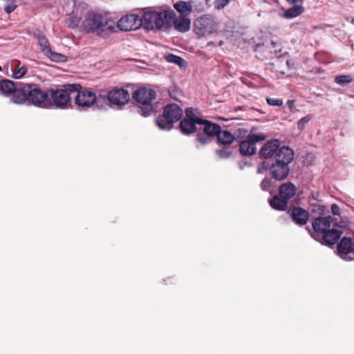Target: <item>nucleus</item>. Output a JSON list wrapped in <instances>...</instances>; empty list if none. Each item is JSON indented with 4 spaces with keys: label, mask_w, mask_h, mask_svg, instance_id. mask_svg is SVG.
Masks as SVG:
<instances>
[{
    "label": "nucleus",
    "mask_w": 354,
    "mask_h": 354,
    "mask_svg": "<svg viewBox=\"0 0 354 354\" xmlns=\"http://www.w3.org/2000/svg\"><path fill=\"white\" fill-rule=\"evenodd\" d=\"M48 94L35 84H24L19 87L12 102L17 104L28 103L39 107H44L48 100Z\"/></svg>",
    "instance_id": "1"
},
{
    "label": "nucleus",
    "mask_w": 354,
    "mask_h": 354,
    "mask_svg": "<svg viewBox=\"0 0 354 354\" xmlns=\"http://www.w3.org/2000/svg\"><path fill=\"white\" fill-rule=\"evenodd\" d=\"M82 26L88 33H95L104 36L107 32L115 31V24L113 21L107 20L101 14L88 12L82 21Z\"/></svg>",
    "instance_id": "2"
},
{
    "label": "nucleus",
    "mask_w": 354,
    "mask_h": 354,
    "mask_svg": "<svg viewBox=\"0 0 354 354\" xmlns=\"http://www.w3.org/2000/svg\"><path fill=\"white\" fill-rule=\"evenodd\" d=\"M293 158L294 152L291 149H282L281 153L278 155V159H276L268 168L272 178L279 181L285 180L289 174V164L292 162Z\"/></svg>",
    "instance_id": "3"
},
{
    "label": "nucleus",
    "mask_w": 354,
    "mask_h": 354,
    "mask_svg": "<svg viewBox=\"0 0 354 354\" xmlns=\"http://www.w3.org/2000/svg\"><path fill=\"white\" fill-rule=\"evenodd\" d=\"M182 115L183 111L178 105L168 104L165 106L162 115L156 119V124L162 130H170L173 124L181 118Z\"/></svg>",
    "instance_id": "4"
},
{
    "label": "nucleus",
    "mask_w": 354,
    "mask_h": 354,
    "mask_svg": "<svg viewBox=\"0 0 354 354\" xmlns=\"http://www.w3.org/2000/svg\"><path fill=\"white\" fill-rule=\"evenodd\" d=\"M156 93L154 90L141 87L135 91L133 97L139 104H142L143 107L140 109L141 115L146 117L150 115L153 112L151 102L155 100Z\"/></svg>",
    "instance_id": "5"
},
{
    "label": "nucleus",
    "mask_w": 354,
    "mask_h": 354,
    "mask_svg": "<svg viewBox=\"0 0 354 354\" xmlns=\"http://www.w3.org/2000/svg\"><path fill=\"white\" fill-rule=\"evenodd\" d=\"M80 88L79 84H68L64 88L50 90V97L53 104L57 108H66L70 101L71 95Z\"/></svg>",
    "instance_id": "6"
},
{
    "label": "nucleus",
    "mask_w": 354,
    "mask_h": 354,
    "mask_svg": "<svg viewBox=\"0 0 354 354\" xmlns=\"http://www.w3.org/2000/svg\"><path fill=\"white\" fill-rule=\"evenodd\" d=\"M165 19L166 25L173 27L179 32H187L191 28L192 21L189 17L177 16L172 10L165 11Z\"/></svg>",
    "instance_id": "7"
},
{
    "label": "nucleus",
    "mask_w": 354,
    "mask_h": 354,
    "mask_svg": "<svg viewBox=\"0 0 354 354\" xmlns=\"http://www.w3.org/2000/svg\"><path fill=\"white\" fill-rule=\"evenodd\" d=\"M194 31L199 37H205L215 32L217 23L214 17L210 15H204L196 19L194 23Z\"/></svg>",
    "instance_id": "8"
},
{
    "label": "nucleus",
    "mask_w": 354,
    "mask_h": 354,
    "mask_svg": "<svg viewBox=\"0 0 354 354\" xmlns=\"http://www.w3.org/2000/svg\"><path fill=\"white\" fill-rule=\"evenodd\" d=\"M142 26L147 30H160L165 24V12L148 10L141 17Z\"/></svg>",
    "instance_id": "9"
},
{
    "label": "nucleus",
    "mask_w": 354,
    "mask_h": 354,
    "mask_svg": "<svg viewBox=\"0 0 354 354\" xmlns=\"http://www.w3.org/2000/svg\"><path fill=\"white\" fill-rule=\"evenodd\" d=\"M75 103L80 109H87L93 106L97 101L95 93L90 90L77 91Z\"/></svg>",
    "instance_id": "10"
},
{
    "label": "nucleus",
    "mask_w": 354,
    "mask_h": 354,
    "mask_svg": "<svg viewBox=\"0 0 354 354\" xmlns=\"http://www.w3.org/2000/svg\"><path fill=\"white\" fill-rule=\"evenodd\" d=\"M333 222L334 218L330 216L316 218L312 223L314 230V232L311 233L312 237L318 240L323 234L330 229Z\"/></svg>",
    "instance_id": "11"
},
{
    "label": "nucleus",
    "mask_w": 354,
    "mask_h": 354,
    "mask_svg": "<svg viewBox=\"0 0 354 354\" xmlns=\"http://www.w3.org/2000/svg\"><path fill=\"white\" fill-rule=\"evenodd\" d=\"M117 25L122 31L137 30L142 26L141 17L136 14L126 15L120 18Z\"/></svg>",
    "instance_id": "12"
},
{
    "label": "nucleus",
    "mask_w": 354,
    "mask_h": 354,
    "mask_svg": "<svg viewBox=\"0 0 354 354\" xmlns=\"http://www.w3.org/2000/svg\"><path fill=\"white\" fill-rule=\"evenodd\" d=\"M266 139L263 135H250L245 140L242 141L239 145V150L244 156H251L257 151L256 142Z\"/></svg>",
    "instance_id": "13"
},
{
    "label": "nucleus",
    "mask_w": 354,
    "mask_h": 354,
    "mask_svg": "<svg viewBox=\"0 0 354 354\" xmlns=\"http://www.w3.org/2000/svg\"><path fill=\"white\" fill-rule=\"evenodd\" d=\"M283 149H290L288 147H280V142L278 140H271L268 141L261 149L260 155L266 158H274L278 159V155Z\"/></svg>",
    "instance_id": "14"
},
{
    "label": "nucleus",
    "mask_w": 354,
    "mask_h": 354,
    "mask_svg": "<svg viewBox=\"0 0 354 354\" xmlns=\"http://www.w3.org/2000/svg\"><path fill=\"white\" fill-rule=\"evenodd\" d=\"M108 100L113 105L121 106L129 100V94L123 88H114L109 92Z\"/></svg>",
    "instance_id": "15"
},
{
    "label": "nucleus",
    "mask_w": 354,
    "mask_h": 354,
    "mask_svg": "<svg viewBox=\"0 0 354 354\" xmlns=\"http://www.w3.org/2000/svg\"><path fill=\"white\" fill-rule=\"evenodd\" d=\"M333 227L335 226L333 225ZM342 233V230L333 227L332 229H329L324 234H323L317 241H319L326 245H333L335 244L339 239Z\"/></svg>",
    "instance_id": "16"
},
{
    "label": "nucleus",
    "mask_w": 354,
    "mask_h": 354,
    "mask_svg": "<svg viewBox=\"0 0 354 354\" xmlns=\"http://www.w3.org/2000/svg\"><path fill=\"white\" fill-rule=\"evenodd\" d=\"M353 239L351 238L344 237L337 245V252L339 256L346 261H351V258L347 257L348 254L351 253Z\"/></svg>",
    "instance_id": "17"
},
{
    "label": "nucleus",
    "mask_w": 354,
    "mask_h": 354,
    "mask_svg": "<svg viewBox=\"0 0 354 354\" xmlns=\"http://www.w3.org/2000/svg\"><path fill=\"white\" fill-rule=\"evenodd\" d=\"M291 217L296 224L304 225L307 223L309 214L306 210L301 207H294L291 212Z\"/></svg>",
    "instance_id": "18"
},
{
    "label": "nucleus",
    "mask_w": 354,
    "mask_h": 354,
    "mask_svg": "<svg viewBox=\"0 0 354 354\" xmlns=\"http://www.w3.org/2000/svg\"><path fill=\"white\" fill-rule=\"evenodd\" d=\"M297 188L295 185L290 182L283 183L279 189V194L281 198L287 201L292 198L296 194Z\"/></svg>",
    "instance_id": "19"
},
{
    "label": "nucleus",
    "mask_w": 354,
    "mask_h": 354,
    "mask_svg": "<svg viewBox=\"0 0 354 354\" xmlns=\"http://www.w3.org/2000/svg\"><path fill=\"white\" fill-rule=\"evenodd\" d=\"M174 8L179 13V15L189 17L193 7L190 2L179 1L174 4Z\"/></svg>",
    "instance_id": "20"
},
{
    "label": "nucleus",
    "mask_w": 354,
    "mask_h": 354,
    "mask_svg": "<svg viewBox=\"0 0 354 354\" xmlns=\"http://www.w3.org/2000/svg\"><path fill=\"white\" fill-rule=\"evenodd\" d=\"M14 82L9 80H2L0 81V90L3 93L11 94L10 101L12 102V97L15 95L16 91L18 90Z\"/></svg>",
    "instance_id": "21"
},
{
    "label": "nucleus",
    "mask_w": 354,
    "mask_h": 354,
    "mask_svg": "<svg viewBox=\"0 0 354 354\" xmlns=\"http://www.w3.org/2000/svg\"><path fill=\"white\" fill-rule=\"evenodd\" d=\"M199 125H203V132L211 137L216 136L219 133L220 126L217 124L212 123L206 120H203Z\"/></svg>",
    "instance_id": "22"
},
{
    "label": "nucleus",
    "mask_w": 354,
    "mask_h": 354,
    "mask_svg": "<svg viewBox=\"0 0 354 354\" xmlns=\"http://www.w3.org/2000/svg\"><path fill=\"white\" fill-rule=\"evenodd\" d=\"M196 124L198 122L185 118L180 122V129L183 133L189 135L196 131Z\"/></svg>",
    "instance_id": "23"
},
{
    "label": "nucleus",
    "mask_w": 354,
    "mask_h": 354,
    "mask_svg": "<svg viewBox=\"0 0 354 354\" xmlns=\"http://www.w3.org/2000/svg\"><path fill=\"white\" fill-rule=\"evenodd\" d=\"M270 205L274 209L283 211L288 207V201L279 195L274 196L269 200Z\"/></svg>",
    "instance_id": "24"
},
{
    "label": "nucleus",
    "mask_w": 354,
    "mask_h": 354,
    "mask_svg": "<svg viewBox=\"0 0 354 354\" xmlns=\"http://www.w3.org/2000/svg\"><path fill=\"white\" fill-rule=\"evenodd\" d=\"M218 142L225 145H229L234 140V136L229 131H221L220 128L219 133L216 135Z\"/></svg>",
    "instance_id": "25"
},
{
    "label": "nucleus",
    "mask_w": 354,
    "mask_h": 354,
    "mask_svg": "<svg viewBox=\"0 0 354 354\" xmlns=\"http://www.w3.org/2000/svg\"><path fill=\"white\" fill-rule=\"evenodd\" d=\"M304 12V7L301 5H295L288 8L281 17L285 19H292L301 15Z\"/></svg>",
    "instance_id": "26"
},
{
    "label": "nucleus",
    "mask_w": 354,
    "mask_h": 354,
    "mask_svg": "<svg viewBox=\"0 0 354 354\" xmlns=\"http://www.w3.org/2000/svg\"><path fill=\"white\" fill-rule=\"evenodd\" d=\"M199 114L200 113L197 109L187 108L185 110L186 119L195 121V122H198V124L201 123L203 120L199 118Z\"/></svg>",
    "instance_id": "27"
},
{
    "label": "nucleus",
    "mask_w": 354,
    "mask_h": 354,
    "mask_svg": "<svg viewBox=\"0 0 354 354\" xmlns=\"http://www.w3.org/2000/svg\"><path fill=\"white\" fill-rule=\"evenodd\" d=\"M39 44L41 47V51L44 55H49L51 53V49L48 41L44 36L39 37Z\"/></svg>",
    "instance_id": "28"
},
{
    "label": "nucleus",
    "mask_w": 354,
    "mask_h": 354,
    "mask_svg": "<svg viewBox=\"0 0 354 354\" xmlns=\"http://www.w3.org/2000/svg\"><path fill=\"white\" fill-rule=\"evenodd\" d=\"M353 78L350 75H340L335 77V82L339 85L344 86L352 82Z\"/></svg>",
    "instance_id": "29"
},
{
    "label": "nucleus",
    "mask_w": 354,
    "mask_h": 354,
    "mask_svg": "<svg viewBox=\"0 0 354 354\" xmlns=\"http://www.w3.org/2000/svg\"><path fill=\"white\" fill-rule=\"evenodd\" d=\"M165 59L168 62L176 64L180 66H182L185 63V60L183 58L174 54L167 55Z\"/></svg>",
    "instance_id": "30"
},
{
    "label": "nucleus",
    "mask_w": 354,
    "mask_h": 354,
    "mask_svg": "<svg viewBox=\"0 0 354 354\" xmlns=\"http://www.w3.org/2000/svg\"><path fill=\"white\" fill-rule=\"evenodd\" d=\"M27 72V68L25 66H19V64L16 67L12 73V77L15 79L21 78Z\"/></svg>",
    "instance_id": "31"
},
{
    "label": "nucleus",
    "mask_w": 354,
    "mask_h": 354,
    "mask_svg": "<svg viewBox=\"0 0 354 354\" xmlns=\"http://www.w3.org/2000/svg\"><path fill=\"white\" fill-rule=\"evenodd\" d=\"M216 153L221 158H227L231 156L232 151L230 147H225L217 149Z\"/></svg>",
    "instance_id": "32"
},
{
    "label": "nucleus",
    "mask_w": 354,
    "mask_h": 354,
    "mask_svg": "<svg viewBox=\"0 0 354 354\" xmlns=\"http://www.w3.org/2000/svg\"><path fill=\"white\" fill-rule=\"evenodd\" d=\"M212 138L210 136L207 135V133L203 132H198L196 135V139L197 140L201 142V144H207L211 142Z\"/></svg>",
    "instance_id": "33"
},
{
    "label": "nucleus",
    "mask_w": 354,
    "mask_h": 354,
    "mask_svg": "<svg viewBox=\"0 0 354 354\" xmlns=\"http://www.w3.org/2000/svg\"><path fill=\"white\" fill-rule=\"evenodd\" d=\"M48 57H50L54 62H64L66 60V57L64 55L57 53H53L51 51V53L49 55H46Z\"/></svg>",
    "instance_id": "34"
},
{
    "label": "nucleus",
    "mask_w": 354,
    "mask_h": 354,
    "mask_svg": "<svg viewBox=\"0 0 354 354\" xmlns=\"http://www.w3.org/2000/svg\"><path fill=\"white\" fill-rule=\"evenodd\" d=\"M261 189L263 191L270 192L272 181L270 179L265 178L260 184Z\"/></svg>",
    "instance_id": "35"
},
{
    "label": "nucleus",
    "mask_w": 354,
    "mask_h": 354,
    "mask_svg": "<svg viewBox=\"0 0 354 354\" xmlns=\"http://www.w3.org/2000/svg\"><path fill=\"white\" fill-rule=\"evenodd\" d=\"M311 118L312 115H308L300 119L297 122L298 129L302 130L305 127L306 124L310 120Z\"/></svg>",
    "instance_id": "36"
},
{
    "label": "nucleus",
    "mask_w": 354,
    "mask_h": 354,
    "mask_svg": "<svg viewBox=\"0 0 354 354\" xmlns=\"http://www.w3.org/2000/svg\"><path fill=\"white\" fill-rule=\"evenodd\" d=\"M80 24V19L77 16L72 15L69 17L68 27L71 28H76Z\"/></svg>",
    "instance_id": "37"
},
{
    "label": "nucleus",
    "mask_w": 354,
    "mask_h": 354,
    "mask_svg": "<svg viewBox=\"0 0 354 354\" xmlns=\"http://www.w3.org/2000/svg\"><path fill=\"white\" fill-rule=\"evenodd\" d=\"M230 0H215V8L217 10L223 9L229 3Z\"/></svg>",
    "instance_id": "38"
},
{
    "label": "nucleus",
    "mask_w": 354,
    "mask_h": 354,
    "mask_svg": "<svg viewBox=\"0 0 354 354\" xmlns=\"http://www.w3.org/2000/svg\"><path fill=\"white\" fill-rule=\"evenodd\" d=\"M267 102L270 106H281L283 105V100L277 98H267Z\"/></svg>",
    "instance_id": "39"
},
{
    "label": "nucleus",
    "mask_w": 354,
    "mask_h": 354,
    "mask_svg": "<svg viewBox=\"0 0 354 354\" xmlns=\"http://www.w3.org/2000/svg\"><path fill=\"white\" fill-rule=\"evenodd\" d=\"M331 211L334 215H340V208L337 204L332 205Z\"/></svg>",
    "instance_id": "40"
},
{
    "label": "nucleus",
    "mask_w": 354,
    "mask_h": 354,
    "mask_svg": "<svg viewBox=\"0 0 354 354\" xmlns=\"http://www.w3.org/2000/svg\"><path fill=\"white\" fill-rule=\"evenodd\" d=\"M16 8V6L13 3H10V4H8L6 7H5V11L8 13V14H10L12 12H13L15 10V9Z\"/></svg>",
    "instance_id": "41"
},
{
    "label": "nucleus",
    "mask_w": 354,
    "mask_h": 354,
    "mask_svg": "<svg viewBox=\"0 0 354 354\" xmlns=\"http://www.w3.org/2000/svg\"><path fill=\"white\" fill-rule=\"evenodd\" d=\"M289 3L294 4L297 3H303L304 0H286Z\"/></svg>",
    "instance_id": "42"
},
{
    "label": "nucleus",
    "mask_w": 354,
    "mask_h": 354,
    "mask_svg": "<svg viewBox=\"0 0 354 354\" xmlns=\"http://www.w3.org/2000/svg\"><path fill=\"white\" fill-rule=\"evenodd\" d=\"M351 253L354 254V240H353V243H352Z\"/></svg>",
    "instance_id": "43"
},
{
    "label": "nucleus",
    "mask_w": 354,
    "mask_h": 354,
    "mask_svg": "<svg viewBox=\"0 0 354 354\" xmlns=\"http://www.w3.org/2000/svg\"><path fill=\"white\" fill-rule=\"evenodd\" d=\"M288 104H289V106H290L291 105H292L294 104V101L293 100H291V101H288Z\"/></svg>",
    "instance_id": "44"
},
{
    "label": "nucleus",
    "mask_w": 354,
    "mask_h": 354,
    "mask_svg": "<svg viewBox=\"0 0 354 354\" xmlns=\"http://www.w3.org/2000/svg\"><path fill=\"white\" fill-rule=\"evenodd\" d=\"M271 44H272V47H274H274L276 46V42H274V41H272V43H271Z\"/></svg>",
    "instance_id": "45"
},
{
    "label": "nucleus",
    "mask_w": 354,
    "mask_h": 354,
    "mask_svg": "<svg viewBox=\"0 0 354 354\" xmlns=\"http://www.w3.org/2000/svg\"><path fill=\"white\" fill-rule=\"evenodd\" d=\"M212 0H205L207 4H208Z\"/></svg>",
    "instance_id": "46"
},
{
    "label": "nucleus",
    "mask_w": 354,
    "mask_h": 354,
    "mask_svg": "<svg viewBox=\"0 0 354 354\" xmlns=\"http://www.w3.org/2000/svg\"><path fill=\"white\" fill-rule=\"evenodd\" d=\"M351 23H352L353 24H354V18H353V19H351Z\"/></svg>",
    "instance_id": "47"
},
{
    "label": "nucleus",
    "mask_w": 354,
    "mask_h": 354,
    "mask_svg": "<svg viewBox=\"0 0 354 354\" xmlns=\"http://www.w3.org/2000/svg\"><path fill=\"white\" fill-rule=\"evenodd\" d=\"M222 44H223V41H221L219 42V45H220V46H221Z\"/></svg>",
    "instance_id": "48"
}]
</instances>
